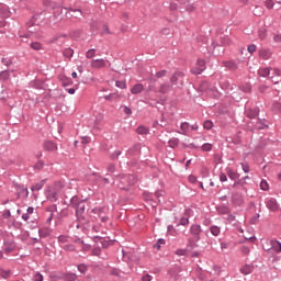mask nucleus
Returning <instances> with one entry per match:
<instances>
[{"instance_id":"0eeeda50","label":"nucleus","mask_w":281,"mask_h":281,"mask_svg":"<svg viewBox=\"0 0 281 281\" xmlns=\"http://www.w3.org/2000/svg\"><path fill=\"white\" fill-rule=\"evenodd\" d=\"M191 234L194 236L195 240H199V236L201 235V226L200 225H192L191 226Z\"/></svg>"},{"instance_id":"052dcab7","label":"nucleus","mask_w":281,"mask_h":281,"mask_svg":"<svg viewBox=\"0 0 281 281\" xmlns=\"http://www.w3.org/2000/svg\"><path fill=\"white\" fill-rule=\"evenodd\" d=\"M244 172H249V166L248 165H241Z\"/></svg>"},{"instance_id":"9d476101","label":"nucleus","mask_w":281,"mask_h":281,"mask_svg":"<svg viewBox=\"0 0 281 281\" xmlns=\"http://www.w3.org/2000/svg\"><path fill=\"white\" fill-rule=\"evenodd\" d=\"M45 183H46V180H42L35 183L33 187H31L32 192H38V190H43Z\"/></svg>"},{"instance_id":"2eb2a0df","label":"nucleus","mask_w":281,"mask_h":281,"mask_svg":"<svg viewBox=\"0 0 281 281\" xmlns=\"http://www.w3.org/2000/svg\"><path fill=\"white\" fill-rule=\"evenodd\" d=\"M271 247L274 251H277L278 254H280L281 251V243L278 240H272L271 241Z\"/></svg>"},{"instance_id":"8fccbe9b","label":"nucleus","mask_w":281,"mask_h":281,"mask_svg":"<svg viewBox=\"0 0 281 281\" xmlns=\"http://www.w3.org/2000/svg\"><path fill=\"white\" fill-rule=\"evenodd\" d=\"M274 43H281V34H277L273 36Z\"/></svg>"},{"instance_id":"13d9d810","label":"nucleus","mask_w":281,"mask_h":281,"mask_svg":"<svg viewBox=\"0 0 281 281\" xmlns=\"http://www.w3.org/2000/svg\"><path fill=\"white\" fill-rule=\"evenodd\" d=\"M113 95H117V93H111L109 95H105V100H113Z\"/></svg>"},{"instance_id":"69168bd1","label":"nucleus","mask_w":281,"mask_h":281,"mask_svg":"<svg viewBox=\"0 0 281 281\" xmlns=\"http://www.w3.org/2000/svg\"><path fill=\"white\" fill-rule=\"evenodd\" d=\"M68 93H70V95H74V93H76V89L74 88L68 89Z\"/></svg>"},{"instance_id":"c9c22d12","label":"nucleus","mask_w":281,"mask_h":281,"mask_svg":"<svg viewBox=\"0 0 281 281\" xmlns=\"http://www.w3.org/2000/svg\"><path fill=\"white\" fill-rule=\"evenodd\" d=\"M161 196H164V191H157L155 198L158 200V203H161Z\"/></svg>"},{"instance_id":"c03bdc74","label":"nucleus","mask_w":281,"mask_h":281,"mask_svg":"<svg viewBox=\"0 0 281 281\" xmlns=\"http://www.w3.org/2000/svg\"><path fill=\"white\" fill-rule=\"evenodd\" d=\"M66 251H74L76 247L71 244L65 246Z\"/></svg>"},{"instance_id":"4d7b16f0","label":"nucleus","mask_w":281,"mask_h":281,"mask_svg":"<svg viewBox=\"0 0 281 281\" xmlns=\"http://www.w3.org/2000/svg\"><path fill=\"white\" fill-rule=\"evenodd\" d=\"M189 181H190V183H196V177L190 176Z\"/></svg>"},{"instance_id":"c756f323","label":"nucleus","mask_w":281,"mask_h":281,"mask_svg":"<svg viewBox=\"0 0 281 281\" xmlns=\"http://www.w3.org/2000/svg\"><path fill=\"white\" fill-rule=\"evenodd\" d=\"M115 87L119 89H126V81H116Z\"/></svg>"},{"instance_id":"4c0bfd02","label":"nucleus","mask_w":281,"mask_h":281,"mask_svg":"<svg viewBox=\"0 0 281 281\" xmlns=\"http://www.w3.org/2000/svg\"><path fill=\"white\" fill-rule=\"evenodd\" d=\"M33 280L34 281H43V274L36 272L33 277Z\"/></svg>"},{"instance_id":"bb28decb","label":"nucleus","mask_w":281,"mask_h":281,"mask_svg":"<svg viewBox=\"0 0 281 281\" xmlns=\"http://www.w3.org/2000/svg\"><path fill=\"white\" fill-rule=\"evenodd\" d=\"M203 126L206 131H210L214 126V123H212V121H205Z\"/></svg>"},{"instance_id":"39448f33","label":"nucleus","mask_w":281,"mask_h":281,"mask_svg":"<svg viewBox=\"0 0 281 281\" xmlns=\"http://www.w3.org/2000/svg\"><path fill=\"white\" fill-rule=\"evenodd\" d=\"M121 183L124 186H135V176H125L122 178Z\"/></svg>"},{"instance_id":"f704fd0d","label":"nucleus","mask_w":281,"mask_h":281,"mask_svg":"<svg viewBox=\"0 0 281 281\" xmlns=\"http://www.w3.org/2000/svg\"><path fill=\"white\" fill-rule=\"evenodd\" d=\"M259 38H260L261 41H265V40L267 38V31L260 30V31H259Z\"/></svg>"},{"instance_id":"a19ab883","label":"nucleus","mask_w":281,"mask_h":281,"mask_svg":"<svg viewBox=\"0 0 281 281\" xmlns=\"http://www.w3.org/2000/svg\"><path fill=\"white\" fill-rule=\"evenodd\" d=\"M177 256H186L188 254V250L186 249H179L176 251Z\"/></svg>"},{"instance_id":"6ab92c4d","label":"nucleus","mask_w":281,"mask_h":281,"mask_svg":"<svg viewBox=\"0 0 281 281\" xmlns=\"http://www.w3.org/2000/svg\"><path fill=\"white\" fill-rule=\"evenodd\" d=\"M138 135H148V127L139 126L137 130Z\"/></svg>"},{"instance_id":"f8f14e48","label":"nucleus","mask_w":281,"mask_h":281,"mask_svg":"<svg viewBox=\"0 0 281 281\" xmlns=\"http://www.w3.org/2000/svg\"><path fill=\"white\" fill-rule=\"evenodd\" d=\"M258 75L261 76V78H267V76H271V69L261 68L258 70Z\"/></svg>"},{"instance_id":"cd10ccee","label":"nucleus","mask_w":281,"mask_h":281,"mask_svg":"<svg viewBox=\"0 0 281 281\" xmlns=\"http://www.w3.org/2000/svg\"><path fill=\"white\" fill-rule=\"evenodd\" d=\"M202 150H204V153H210V150H212V144L210 143L203 144Z\"/></svg>"},{"instance_id":"b1692460","label":"nucleus","mask_w":281,"mask_h":281,"mask_svg":"<svg viewBox=\"0 0 281 281\" xmlns=\"http://www.w3.org/2000/svg\"><path fill=\"white\" fill-rule=\"evenodd\" d=\"M8 78H10V72H8V70L0 72V80H8Z\"/></svg>"},{"instance_id":"a211bd4d","label":"nucleus","mask_w":281,"mask_h":281,"mask_svg":"<svg viewBox=\"0 0 281 281\" xmlns=\"http://www.w3.org/2000/svg\"><path fill=\"white\" fill-rule=\"evenodd\" d=\"M109 209H106V207H97V209H93L92 210V213L93 214H98L99 216H102V213H104V212H106Z\"/></svg>"},{"instance_id":"5fc2aeb1","label":"nucleus","mask_w":281,"mask_h":281,"mask_svg":"<svg viewBox=\"0 0 281 281\" xmlns=\"http://www.w3.org/2000/svg\"><path fill=\"white\" fill-rule=\"evenodd\" d=\"M89 142H91V138H89V137L81 138V144H89Z\"/></svg>"},{"instance_id":"f03ea898","label":"nucleus","mask_w":281,"mask_h":281,"mask_svg":"<svg viewBox=\"0 0 281 281\" xmlns=\"http://www.w3.org/2000/svg\"><path fill=\"white\" fill-rule=\"evenodd\" d=\"M203 71H205V60L198 59L196 66L192 69V74L199 76L200 74H203Z\"/></svg>"},{"instance_id":"423d86ee","label":"nucleus","mask_w":281,"mask_h":281,"mask_svg":"<svg viewBox=\"0 0 281 281\" xmlns=\"http://www.w3.org/2000/svg\"><path fill=\"white\" fill-rule=\"evenodd\" d=\"M267 207L270 209L271 212H278L279 210L278 201H276V199L268 200Z\"/></svg>"},{"instance_id":"6e6d98bb","label":"nucleus","mask_w":281,"mask_h":281,"mask_svg":"<svg viewBox=\"0 0 281 281\" xmlns=\"http://www.w3.org/2000/svg\"><path fill=\"white\" fill-rule=\"evenodd\" d=\"M58 240H59V243H67V237L66 236H59Z\"/></svg>"},{"instance_id":"58836bf2","label":"nucleus","mask_w":281,"mask_h":281,"mask_svg":"<svg viewBox=\"0 0 281 281\" xmlns=\"http://www.w3.org/2000/svg\"><path fill=\"white\" fill-rule=\"evenodd\" d=\"M273 76H280V69L273 68L272 72H270V78H273Z\"/></svg>"},{"instance_id":"ea45409f","label":"nucleus","mask_w":281,"mask_h":281,"mask_svg":"<svg viewBox=\"0 0 281 281\" xmlns=\"http://www.w3.org/2000/svg\"><path fill=\"white\" fill-rule=\"evenodd\" d=\"M78 271H80V273H87V266H85V265H79V266H78Z\"/></svg>"},{"instance_id":"473e14b6","label":"nucleus","mask_w":281,"mask_h":281,"mask_svg":"<svg viewBox=\"0 0 281 281\" xmlns=\"http://www.w3.org/2000/svg\"><path fill=\"white\" fill-rule=\"evenodd\" d=\"M183 134L188 133L190 125L188 123H182L180 126Z\"/></svg>"},{"instance_id":"864d4df0","label":"nucleus","mask_w":281,"mask_h":281,"mask_svg":"<svg viewBox=\"0 0 281 281\" xmlns=\"http://www.w3.org/2000/svg\"><path fill=\"white\" fill-rule=\"evenodd\" d=\"M92 254H93V256H100V254H101L100 248H94V249L92 250Z\"/></svg>"},{"instance_id":"393cba45","label":"nucleus","mask_w":281,"mask_h":281,"mask_svg":"<svg viewBox=\"0 0 281 281\" xmlns=\"http://www.w3.org/2000/svg\"><path fill=\"white\" fill-rule=\"evenodd\" d=\"M169 146H170V148H176V146H179V139L178 138L170 139Z\"/></svg>"},{"instance_id":"49530a36","label":"nucleus","mask_w":281,"mask_h":281,"mask_svg":"<svg viewBox=\"0 0 281 281\" xmlns=\"http://www.w3.org/2000/svg\"><path fill=\"white\" fill-rule=\"evenodd\" d=\"M247 49H248L249 54H254L256 52V45H254V44L249 45Z\"/></svg>"},{"instance_id":"1a4fd4ad","label":"nucleus","mask_w":281,"mask_h":281,"mask_svg":"<svg viewBox=\"0 0 281 281\" xmlns=\"http://www.w3.org/2000/svg\"><path fill=\"white\" fill-rule=\"evenodd\" d=\"M183 76H184L183 72H181V71H176V72L171 76L170 82H171L172 85H177L179 78H183Z\"/></svg>"},{"instance_id":"79ce46f5","label":"nucleus","mask_w":281,"mask_h":281,"mask_svg":"<svg viewBox=\"0 0 281 281\" xmlns=\"http://www.w3.org/2000/svg\"><path fill=\"white\" fill-rule=\"evenodd\" d=\"M273 110H274V111H278L279 113H281V103L276 102V103L273 104Z\"/></svg>"},{"instance_id":"680f3d73","label":"nucleus","mask_w":281,"mask_h":281,"mask_svg":"<svg viewBox=\"0 0 281 281\" xmlns=\"http://www.w3.org/2000/svg\"><path fill=\"white\" fill-rule=\"evenodd\" d=\"M241 251H243V254H246V255H247V254H249L250 250H249L248 247H243V248H241Z\"/></svg>"},{"instance_id":"9b49d317","label":"nucleus","mask_w":281,"mask_h":281,"mask_svg":"<svg viewBox=\"0 0 281 281\" xmlns=\"http://www.w3.org/2000/svg\"><path fill=\"white\" fill-rule=\"evenodd\" d=\"M260 58H263V60H269L271 58V53L268 49H261L259 50Z\"/></svg>"},{"instance_id":"c85d7f7f","label":"nucleus","mask_w":281,"mask_h":281,"mask_svg":"<svg viewBox=\"0 0 281 281\" xmlns=\"http://www.w3.org/2000/svg\"><path fill=\"white\" fill-rule=\"evenodd\" d=\"M77 278H78V276H76L75 273H68V274L66 276V280H67V281H76Z\"/></svg>"},{"instance_id":"0e129e2a","label":"nucleus","mask_w":281,"mask_h":281,"mask_svg":"<svg viewBox=\"0 0 281 281\" xmlns=\"http://www.w3.org/2000/svg\"><path fill=\"white\" fill-rule=\"evenodd\" d=\"M27 214H34V207H32V206H30L29 209H27V212H26Z\"/></svg>"},{"instance_id":"e433bc0d","label":"nucleus","mask_w":281,"mask_h":281,"mask_svg":"<svg viewBox=\"0 0 281 281\" xmlns=\"http://www.w3.org/2000/svg\"><path fill=\"white\" fill-rule=\"evenodd\" d=\"M31 47H32V49H35V50H38V49H41V43H38V42H34V43H31Z\"/></svg>"},{"instance_id":"37998d69","label":"nucleus","mask_w":281,"mask_h":281,"mask_svg":"<svg viewBox=\"0 0 281 281\" xmlns=\"http://www.w3.org/2000/svg\"><path fill=\"white\" fill-rule=\"evenodd\" d=\"M164 76H166V70H160L156 72V78H164Z\"/></svg>"},{"instance_id":"4468645a","label":"nucleus","mask_w":281,"mask_h":281,"mask_svg":"<svg viewBox=\"0 0 281 281\" xmlns=\"http://www.w3.org/2000/svg\"><path fill=\"white\" fill-rule=\"evenodd\" d=\"M254 271V267L246 265L240 269V272L244 273V276H249Z\"/></svg>"},{"instance_id":"e2e57ef3","label":"nucleus","mask_w":281,"mask_h":281,"mask_svg":"<svg viewBox=\"0 0 281 281\" xmlns=\"http://www.w3.org/2000/svg\"><path fill=\"white\" fill-rule=\"evenodd\" d=\"M2 64L5 65L8 67V65H10V60L2 58Z\"/></svg>"},{"instance_id":"dca6fc26","label":"nucleus","mask_w":281,"mask_h":281,"mask_svg":"<svg viewBox=\"0 0 281 281\" xmlns=\"http://www.w3.org/2000/svg\"><path fill=\"white\" fill-rule=\"evenodd\" d=\"M170 89H172V87L169 83H162L160 86L159 92L160 93H168V91H170Z\"/></svg>"},{"instance_id":"f3484780","label":"nucleus","mask_w":281,"mask_h":281,"mask_svg":"<svg viewBox=\"0 0 281 281\" xmlns=\"http://www.w3.org/2000/svg\"><path fill=\"white\" fill-rule=\"evenodd\" d=\"M227 176L229 177V179H232L233 181H236V179H238V175L236 172H234V170L232 169H227Z\"/></svg>"},{"instance_id":"7c9ffc66","label":"nucleus","mask_w":281,"mask_h":281,"mask_svg":"<svg viewBox=\"0 0 281 281\" xmlns=\"http://www.w3.org/2000/svg\"><path fill=\"white\" fill-rule=\"evenodd\" d=\"M260 188H261V190L267 191V190H269V183L266 180H262L260 182Z\"/></svg>"},{"instance_id":"aec40b11","label":"nucleus","mask_w":281,"mask_h":281,"mask_svg":"<svg viewBox=\"0 0 281 281\" xmlns=\"http://www.w3.org/2000/svg\"><path fill=\"white\" fill-rule=\"evenodd\" d=\"M211 234L213 236H218V234H221V227H218V226H211Z\"/></svg>"},{"instance_id":"bf43d9fd","label":"nucleus","mask_w":281,"mask_h":281,"mask_svg":"<svg viewBox=\"0 0 281 281\" xmlns=\"http://www.w3.org/2000/svg\"><path fill=\"white\" fill-rule=\"evenodd\" d=\"M23 221H30V213H25L22 215Z\"/></svg>"},{"instance_id":"5701e85b","label":"nucleus","mask_w":281,"mask_h":281,"mask_svg":"<svg viewBox=\"0 0 281 281\" xmlns=\"http://www.w3.org/2000/svg\"><path fill=\"white\" fill-rule=\"evenodd\" d=\"M64 56H65L66 58H71V56H74V49H71V48L65 49V50H64Z\"/></svg>"},{"instance_id":"4be33fe9","label":"nucleus","mask_w":281,"mask_h":281,"mask_svg":"<svg viewBox=\"0 0 281 281\" xmlns=\"http://www.w3.org/2000/svg\"><path fill=\"white\" fill-rule=\"evenodd\" d=\"M161 245H166L165 239H158V243L154 245V249H157V251H159L161 249Z\"/></svg>"},{"instance_id":"a18cd8bd","label":"nucleus","mask_w":281,"mask_h":281,"mask_svg":"<svg viewBox=\"0 0 281 281\" xmlns=\"http://www.w3.org/2000/svg\"><path fill=\"white\" fill-rule=\"evenodd\" d=\"M143 281H153V277L150 274H145L142 277Z\"/></svg>"},{"instance_id":"774afa93","label":"nucleus","mask_w":281,"mask_h":281,"mask_svg":"<svg viewBox=\"0 0 281 281\" xmlns=\"http://www.w3.org/2000/svg\"><path fill=\"white\" fill-rule=\"evenodd\" d=\"M168 232H169V233H170V232H175V226H172V225L168 226Z\"/></svg>"},{"instance_id":"412c9836","label":"nucleus","mask_w":281,"mask_h":281,"mask_svg":"<svg viewBox=\"0 0 281 281\" xmlns=\"http://www.w3.org/2000/svg\"><path fill=\"white\" fill-rule=\"evenodd\" d=\"M45 5H48L49 8H58V4L54 0H44Z\"/></svg>"},{"instance_id":"338daca9","label":"nucleus","mask_w":281,"mask_h":281,"mask_svg":"<svg viewBox=\"0 0 281 281\" xmlns=\"http://www.w3.org/2000/svg\"><path fill=\"white\" fill-rule=\"evenodd\" d=\"M101 221H102V223H106V221H109V217L108 216H101Z\"/></svg>"},{"instance_id":"f257e3e1","label":"nucleus","mask_w":281,"mask_h":281,"mask_svg":"<svg viewBox=\"0 0 281 281\" xmlns=\"http://www.w3.org/2000/svg\"><path fill=\"white\" fill-rule=\"evenodd\" d=\"M63 186L61 184H55L54 187H49L48 190L46 191V199L48 201H58V195L60 194Z\"/></svg>"},{"instance_id":"3c124183","label":"nucleus","mask_w":281,"mask_h":281,"mask_svg":"<svg viewBox=\"0 0 281 281\" xmlns=\"http://www.w3.org/2000/svg\"><path fill=\"white\" fill-rule=\"evenodd\" d=\"M220 181H222V182L227 181V175L221 173V175H220Z\"/></svg>"},{"instance_id":"2f4dec72","label":"nucleus","mask_w":281,"mask_h":281,"mask_svg":"<svg viewBox=\"0 0 281 281\" xmlns=\"http://www.w3.org/2000/svg\"><path fill=\"white\" fill-rule=\"evenodd\" d=\"M0 276H1V278H4V280H7V278H10V271L9 270H0Z\"/></svg>"},{"instance_id":"09e8293b","label":"nucleus","mask_w":281,"mask_h":281,"mask_svg":"<svg viewBox=\"0 0 281 281\" xmlns=\"http://www.w3.org/2000/svg\"><path fill=\"white\" fill-rule=\"evenodd\" d=\"M108 172H115V165L110 164V165L108 166Z\"/></svg>"},{"instance_id":"6e6552de","label":"nucleus","mask_w":281,"mask_h":281,"mask_svg":"<svg viewBox=\"0 0 281 281\" xmlns=\"http://www.w3.org/2000/svg\"><path fill=\"white\" fill-rule=\"evenodd\" d=\"M143 91H144V86L142 83H136L131 89V93H133V95H137V93H142Z\"/></svg>"},{"instance_id":"603ef678","label":"nucleus","mask_w":281,"mask_h":281,"mask_svg":"<svg viewBox=\"0 0 281 281\" xmlns=\"http://www.w3.org/2000/svg\"><path fill=\"white\" fill-rule=\"evenodd\" d=\"M4 251L5 254H11V251H14V246L5 247Z\"/></svg>"},{"instance_id":"20e7f679","label":"nucleus","mask_w":281,"mask_h":281,"mask_svg":"<svg viewBox=\"0 0 281 281\" xmlns=\"http://www.w3.org/2000/svg\"><path fill=\"white\" fill-rule=\"evenodd\" d=\"M44 149L47 150L48 153H56V150H58V145H56L54 142L45 140Z\"/></svg>"},{"instance_id":"ddd939ff","label":"nucleus","mask_w":281,"mask_h":281,"mask_svg":"<svg viewBox=\"0 0 281 281\" xmlns=\"http://www.w3.org/2000/svg\"><path fill=\"white\" fill-rule=\"evenodd\" d=\"M77 217L80 220L82 214H85V204L79 203L76 210Z\"/></svg>"},{"instance_id":"7ed1b4c3","label":"nucleus","mask_w":281,"mask_h":281,"mask_svg":"<svg viewBox=\"0 0 281 281\" xmlns=\"http://www.w3.org/2000/svg\"><path fill=\"white\" fill-rule=\"evenodd\" d=\"M92 69H104L106 67V60L104 59H93L91 61Z\"/></svg>"},{"instance_id":"72a5a7b5","label":"nucleus","mask_w":281,"mask_h":281,"mask_svg":"<svg viewBox=\"0 0 281 281\" xmlns=\"http://www.w3.org/2000/svg\"><path fill=\"white\" fill-rule=\"evenodd\" d=\"M265 5L266 8H268V10H273V5H274L273 0H267L265 2Z\"/></svg>"},{"instance_id":"de8ad7c7","label":"nucleus","mask_w":281,"mask_h":281,"mask_svg":"<svg viewBox=\"0 0 281 281\" xmlns=\"http://www.w3.org/2000/svg\"><path fill=\"white\" fill-rule=\"evenodd\" d=\"M190 223V221L188 220V217H182L180 220V225H188Z\"/></svg>"},{"instance_id":"a878e982","label":"nucleus","mask_w":281,"mask_h":281,"mask_svg":"<svg viewBox=\"0 0 281 281\" xmlns=\"http://www.w3.org/2000/svg\"><path fill=\"white\" fill-rule=\"evenodd\" d=\"M95 56V49L92 48V49H89L87 53H86V58H93Z\"/></svg>"}]
</instances>
